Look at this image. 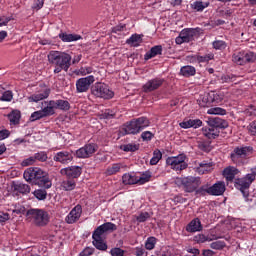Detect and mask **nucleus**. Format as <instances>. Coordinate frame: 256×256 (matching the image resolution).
Listing matches in <instances>:
<instances>
[{
    "label": "nucleus",
    "instance_id": "nucleus-31",
    "mask_svg": "<svg viewBox=\"0 0 256 256\" xmlns=\"http://www.w3.org/2000/svg\"><path fill=\"white\" fill-rule=\"evenodd\" d=\"M8 120L10 121V125H19L21 121V111L19 110H12L7 115Z\"/></svg>",
    "mask_w": 256,
    "mask_h": 256
},
{
    "label": "nucleus",
    "instance_id": "nucleus-23",
    "mask_svg": "<svg viewBox=\"0 0 256 256\" xmlns=\"http://www.w3.org/2000/svg\"><path fill=\"white\" fill-rule=\"evenodd\" d=\"M187 233H197L203 231V225L199 218H194L190 223L186 225Z\"/></svg>",
    "mask_w": 256,
    "mask_h": 256
},
{
    "label": "nucleus",
    "instance_id": "nucleus-4",
    "mask_svg": "<svg viewBox=\"0 0 256 256\" xmlns=\"http://www.w3.org/2000/svg\"><path fill=\"white\" fill-rule=\"evenodd\" d=\"M149 125H151V121H149L145 116L134 118L125 125V135H137L141 133L143 129H147Z\"/></svg>",
    "mask_w": 256,
    "mask_h": 256
},
{
    "label": "nucleus",
    "instance_id": "nucleus-1",
    "mask_svg": "<svg viewBox=\"0 0 256 256\" xmlns=\"http://www.w3.org/2000/svg\"><path fill=\"white\" fill-rule=\"evenodd\" d=\"M23 177L27 183H33L42 189H51L53 186L49 173L39 167L27 168L24 171Z\"/></svg>",
    "mask_w": 256,
    "mask_h": 256
},
{
    "label": "nucleus",
    "instance_id": "nucleus-17",
    "mask_svg": "<svg viewBox=\"0 0 256 256\" xmlns=\"http://www.w3.org/2000/svg\"><path fill=\"white\" fill-rule=\"evenodd\" d=\"M62 175L68 177V179H79L81 173H83V168L79 166H69L61 170Z\"/></svg>",
    "mask_w": 256,
    "mask_h": 256
},
{
    "label": "nucleus",
    "instance_id": "nucleus-58",
    "mask_svg": "<svg viewBox=\"0 0 256 256\" xmlns=\"http://www.w3.org/2000/svg\"><path fill=\"white\" fill-rule=\"evenodd\" d=\"M45 116L43 115L42 110L35 111L30 116V121L35 122L39 121V119H43Z\"/></svg>",
    "mask_w": 256,
    "mask_h": 256
},
{
    "label": "nucleus",
    "instance_id": "nucleus-51",
    "mask_svg": "<svg viewBox=\"0 0 256 256\" xmlns=\"http://www.w3.org/2000/svg\"><path fill=\"white\" fill-rule=\"evenodd\" d=\"M122 151H125L126 153H135V151H139V145L137 144H125L121 146Z\"/></svg>",
    "mask_w": 256,
    "mask_h": 256
},
{
    "label": "nucleus",
    "instance_id": "nucleus-39",
    "mask_svg": "<svg viewBox=\"0 0 256 256\" xmlns=\"http://www.w3.org/2000/svg\"><path fill=\"white\" fill-rule=\"evenodd\" d=\"M119 171H121V164L114 163L106 169L105 173L106 175L111 176V175H117Z\"/></svg>",
    "mask_w": 256,
    "mask_h": 256
},
{
    "label": "nucleus",
    "instance_id": "nucleus-60",
    "mask_svg": "<svg viewBox=\"0 0 256 256\" xmlns=\"http://www.w3.org/2000/svg\"><path fill=\"white\" fill-rule=\"evenodd\" d=\"M1 101H6V102H10V101H13V92L12 91H5L1 98H0Z\"/></svg>",
    "mask_w": 256,
    "mask_h": 256
},
{
    "label": "nucleus",
    "instance_id": "nucleus-35",
    "mask_svg": "<svg viewBox=\"0 0 256 256\" xmlns=\"http://www.w3.org/2000/svg\"><path fill=\"white\" fill-rule=\"evenodd\" d=\"M117 117V109H106L100 114V119H115Z\"/></svg>",
    "mask_w": 256,
    "mask_h": 256
},
{
    "label": "nucleus",
    "instance_id": "nucleus-21",
    "mask_svg": "<svg viewBox=\"0 0 256 256\" xmlns=\"http://www.w3.org/2000/svg\"><path fill=\"white\" fill-rule=\"evenodd\" d=\"M210 188V195L214 196V197H219L221 195H223V193H225V182L223 181H218L215 184H213L212 186L209 185Z\"/></svg>",
    "mask_w": 256,
    "mask_h": 256
},
{
    "label": "nucleus",
    "instance_id": "nucleus-48",
    "mask_svg": "<svg viewBox=\"0 0 256 256\" xmlns=\"http://www.w3.org/2000/svg\"><path fill=\"white\" fill-rule=\"evenodd\" d=\"M34 197H36V199H38V201H45V199H47V190H45V188L35 190Z\"/></svg>",
    "mask_w": 256,
    "mask_h": 256
},
{
    "label": "nucleus",
    "instance_id": "nucleus-54",
    "mask_svg": "<svg viewBox=\"0 0 256 256\" xmlns=\"http://www.w3.org/2000/svg\"><path fill=\"white\" fill-rule=\"evenodd\" d=\"M243 197L251 209L256 207V197L255 196H251V195H249V192H247V195H243Z\"/></svg>",
    "mask_w": 256,
    "mask_h": 256
},
{
    "label": "nucleus",
    "instance_id": "nucleus-44",
    "mask_svg": "<svg viewBox=\"0 0 256 256\" xmlns=\"http://www.w3.org/2000/svg\"><path fill=\"white\" fill-rule=\"evenodd\" d=\"M256 61V54L255 52H251V51H244V65H246V63H255Z\"/></svg>",
    "mask_w": 256,
    "mask_h": 256
},
{
    "label": "nucleus",
    "instance_id": "nucleus-34",
    "mask_svg": "<svg viewBox=\"0 0 256 256\" xmlns=\"http://www.w3.org/2000/svg\"><path fill=\"white\" fill-rule=\"evenodd\" d=\"M213 164L207 163L205 161L200 162L199 166L197 167V171L199 175H205V173H209V171H212Z\"/></svg>",
    "mask_w": 256,
    "mask_h": 256
},
{
    "label": "nucleus",
    "instance_id": "nucleus-29",
    "mask_svg": "<svg viewBox=\"0 0 256 256\" xmlns=\"http://www.w3.org/2000/svg\"><path fill=\"white\" fill-rule=\"evenodd\" d=\"M221 131L212 128L211 126L202 128V134L206 139H217L219 137Z\"/></svg>",
    "mask_w": 256,
    "mask_h": 256
},
{
    "label": "nucleus",
    "instance_id": "nucleus-63",
    "mask_svg": "<svg viewBox=\"0 0 256 256\" xmlns=\"http://www.w3.org/2000/svg\"><path fill=\"white\" fill-rule=\"evenodd\" d=\"M248 131L250 135H252L253 137H256V120L252 121L248 125Z\"/></svg>",
    "mask_w": 256,
    "mask_h": 256
},
{
    "label": "nucleus",
    "instance_id": "nucleus-5",
    "mask_svg": "<svg viewBox=\"0 0 256 256\" xmlns=\"http://www.w3.org/2000/svg\"><path fill=\"white\" fill-rule=\"evenodd\" d=\"M26 216L28 219H31L36 227H45L46 225H49V221L51 219L49 212L39 208L29 209Z\"/></svg>",
    "mask_w": 256,
    "mask_h": 256
},
{
    "label": "nucleus",
    "instance_id": "nucleus-61",
    "mask_svg": "<svg viewBox=\"0 0 256 256\" xmlns=\"http://www.w3.org/2000/svg\"><path fill=\"white\" fill-rule=\"evenodd\" d=\"M41 111H42V115H44V117H51V115H55V110H53L48 105L46 107H44Z\"/></svg>",
    "mask_w": 256,
    "mask_h": 256
},
{
    "label": "nucleus",
    "instance_id": "nucleus-7",
    "mask_svg": "<svg viewBox=\"0 0 256 256\" xmlns=\"http://www.w3.org/2000/svg\"><path fill=\"white\" fill-rule=\"evenodd\" d=\"M187 155L185 153H181L177 156H170L166 159V165L170 167L176 173H181V171H185L189 164L186 161Z\"/></svg>",
    "mask_w": 256,
    "mask_h": 256
},
{
    "label": "nucleus",
    "instance_id": "nucleus-6",
    "mask_svg": "<svg viewBox=\"0 0 256 256\" xmlns=\"http://www.w3.org/2000/svg\"><path fill=\"white\" fill-rule=\"evenodd\" d=\"M252 154V146H237L230 153V159L234 165L241 167L247 161V157Z\"/></svg>",
    "mask_w": 256,
    "mask_h": 256
},
{
    "label": "nucleus",
    "instance_id": "nucleus-28",
    "mask_svg": "<svg viewBox=\"0 0 256 256\" xmlns=\"http://www.w3.org/2000/svg\"><path fill=\"white\" fill-rule=\"evenodd\" d=\"M211 3L209 1L203 2L201 0H196L193 3L190 4L191 9L193 11H196L197 13H203L207 7H209Z\"/></svg>",
    "mask_w": 256,
    "mask_h": 256
},
{
    "label": "nucleus",
    "instance_id": "nucleus-8",
    "mask_svg": "<svg viewBox=\"0 0 256 256\" xmlns=\"http://www.w3.org/2000/svg\"><path fill=\"white\" fill-rule=\"evenodd\" d=\"M255 181L256 177L250 170V173L246 174L244 177L234 179V187L240 191L242 195H247V193H249V189L251 188V184Z\"/></svg>",
    "mask_w": 256,
    "mask_h": 256
},
{
    "label": "nucleus",
    "instance_id": "nucleus-20",
    "mask_svg": "<svg viewBox=\"0 0 256 256\" xmlns=\"http://www.w3.org/2000/svg\"><path fill=\"white\" fill-rule=\"evenodd\" d=\"M113 231H117V225H115L113 222H106L98 226L97 229L94 230V233L102 236L105 235V233H113Z\"/></svg>",
    "mask_w": 256,
    "mask_h": 256
},
{
    "label": "nucleus",
    "instance_id": "nucleus-24",
    "mask_svg": "<svg viewBox=\"0 0 256 256\" xmlns=\"http://www.w3.org/2000/svg\"><path fill=\"white\" fill-rule=\"evenodd\" d=\"M123 185H139V176L136 173H125L122 176Z\"/></svg>",
    "mask_w": 256,
    "mask_h": 256
},
{
    "label": "nucleus",
    "instance_id": "nucleus-13",
    "mask_svg": "<svg viewBox=\"0 0 256 256\" xmlns=\"http://www.w3.org/2000/svg\"><path fill=\"white\" fill-rule=\"evenodd\" d=\"M53 161L61 165H69L73 161V150H62L54 153Z\"/></svg>",
    "mask_w": 256,
    "mask_h": 256
},
{
    "label": "nucleus",
    "instance_id": "nucleus-25",
    "mask_svg": "<svg viewBox=\"0 0 256 256\" xmlns=\"http://www.w3.org/2000/svg\"><path fill=\"white\" fill-rule=\"evenodd\" d=\"M181 129H199L203 125V121L201 119H189V120H184L180 124Z\"/></svg>",
    "mask_w": 256,
    "mask_h": 256
},
{
    "label": "nucleus",
    "instance_id": "nucleus-41",
    "mask_svg": "<svg viewBox=\"0 0 256 256\" xmlns=\"http://www.w3.org/2000/svg\"><path fill=\"white\" fill-rule=\"evenodd\" d=\"M196 195H200V197H205V195H211L209 183L202 185L200 188H196Z\"/></svg>",
    "mask_w": 256,
    "mask_h": 256
},
{
    "label": "nucleus",
    "instance_id": "nucleus-16",
    "mask_svg": "<svg viewBox=\"0 0 256 256\" xmlns=\"http://www.w3.org/2000/svg\"><path fill=\"white\" fill-rule=\"evenodd\" d=\"M201 33V28H185L180 32L181 37L184 39L185 43H191Z\"/></svg>",
    "mask_w": 256,
    "mask_h": 256
},
{
    "label": "nucleus",
    "instance_id": "nucleus-37",
    "mask_svg": "<svg viewBox=\"0 0 256 256\" xmlns=\"http://www.w3.org/2000/svg\"><path fill=\"white\" fill-rule=\"evenodd\" d=\"M232 61L236 63V65H245L244 51L235 52L232 55Z\"/></svg>",
    "mask_w": 256,
    "mask_h": 256
},
{
    "label": "nucleus",
    "instance_id": "nucleus-64",
    "mask_svg": "<svg viewBox=\"0 0 256 256\" xmlns=\"http://www.w3.org/2000/svg\"><path fill=\"white\" fill-rule=\"evenodd\" d=\"M95 253V249L86 247L82 252H80V256H91Z\"/></svg>",
    "mask_w": 256,
    "mask_h": 256
},
{
    "label": "nucleus",
    "instance_id": "nucleus-32",
    "mask_svg": "<svg viewBox=\"0 0 256 256\" xmlns=\"http://www.w3.org/2000/svg\"><path fill=\"white\" fill-rule=\"evenodd\" d=\"M196 73L197 69L191 65L182 66L180 68V75H182V77H194Z\"/></svg>",
    "mask_w": 256,
    "mask_h": 256
},
{
    "label": "nucleus",
    "instance_id": "nucleus-9",
    "mask_svg": "<svg viewBox=\"0 0 256 256\" xmlns=\"http://www.w3.org/2000/svg\"><path fill=\"white\" fill-rule=\"evenodd\" d=\"M91 93L95 97H100L101 99H113L115 97V92L109 89V86L103 82H97L91 87Z\"/></svg>",
    "mask_w": 256,
    "mask_h": 256
},
{
    "label": "nucleus",
    "instance_id": "nucleus-43",
    "mask_svg": "<svg viewBox=\"0 0 256 256\" xmlns=\"http://www.w3.org/2000/svg\"><path fill=\"white\" fill-rule=\"evenodd\" d=\"M210 247L215 251H223L224 248L227 247L225 241L217 240L210 244Z\"/></svg>",
    "mask_w": 256,
    "mask_h": 256
},
{
    "label": "nucleus",
    "instance_id": "nucleus-33",
    "mask_svg": "<svg viewBox=\"0 0 256 256\" xmlns=\"http://www.w3.org/2000/svg\"><path fill=\"white\" fill-rule=\"evenodd\" d=\"M127 45L130 47H139L143 43V38L139 34H132L129 39L126 40Z\"/></svg>",
    "mask_w": 256,
    "mask_h": 256
},
{
    "label": "nucleus",
    "instance_id": "nucleus-56",
    "mask_svg": "<svg viewBox=\"0 0 256 256\" xmlns=\"http://www.w3.org/2000/svg\"><path fill=\"white\" fill-rule=\"evenodd\" d=\"M198 149H200V151H204L205 153H209V151H211V142H207V141L199 142Z\"/></svg>",
    "mask_w": 256,
    "mask_h": 256
},
{
    "label": "nucleus",
    "instance_id": "nucleus-3",
    "mask_svg": "<svg viewBox=\"0 0 256 256\" xmlns=\"http://www.w3.org/2000/svg\"><path fill=\"white\" fill-rule=\"evenodd\" d=\"M71 54H68L66 52H60V51H51L48 54V61L52 65H55L54 73H61V71H69V68L71 67V61H72Z\"/></svg>",
    "mask_w": 256,
    "mask_h": 256
},
{
    "label": "nucleus",
    "instance_id": "nucleus-40",
    "mask_svg": "<svg viewBox=\"0 0 256 256\" xmlns=\"http://www.w3.org/2000/svg\"><path fill=\"white\" fill-rule=\"evenodd\" d=\"M163 159V153L159 149L153 151V157L150 159V165H157Z\"/></svg>",
    "mask_w": 256,
    "mask_h": 256
},
{
    "label": "nucleus",
    "instance_id": "nucleus-30",
    "mask_svg": "<svg viewBox=\"0 0 256 256\" xmlns=\"http://www.w3.org/2000/svg\"><path fill=\"white\" fill-rule=\"evenodd\" d=\"M59 39H61V41H63L64 43H72L73 41H79L83 39V37L78 34L60 33Z\"/></svg>",
    "mask_w": 256,
    "mask_h": 256
},
{
    "label": "nucleus",
    "instance_id": "nucleus-10",
    "mask_svg": "<svg viewBox=\"0 0 256 256\" xmlns=\"http://www.w3.org/2000/svg\"><path fill=\"white\" fill-rule=\"evenodd\" d=\"M98 149L99 146L96 143H88L76 150L75 156L77 159H89V157H93L94 153H97Z\"/></svg>",
    "mask_w": 256,
    "mask_h": 256
},
{
    "label": "nucleus",
    "instance_id": "nucleus-2",
    "mask_svg": "<svg viewBox=\"0 0 256 256\" xmlns=\"http://www.w3.org/2000/svg\"><path fill=\"white\" fill-rule=\"evenodd\" d=\"M23 177L27 183H33L42 189H51L53 186L49 173L39 167L27 168L24 171Z\"/></svg>",
    "mask_w": 256,
    "mask_h": 256
},
{
    "label": "nucleus",
    "instance_id": "nucleus-18",
    "mask_svg": "<svg viewBox=\"0 0 256 256\" xmlns=\"http://www.w3.org/2000/svg\"><path fill=\"white\" fill-rule=\"evenodd\" d=\"M208 127H212V129H217L219 131L220 129H227L229 127V122L227 120H223L220 117H211L207 120Z\"/></svg>",
    "mask_w": 256,
    "mask_h": 256
},
{
    "label": "nucleus",
    "instance_id": "nucleus-26",
    "mask_svg": "<svg viewBox=\"0 0 256 256\" xmlns=\"http://www.w3.org/2000/svg\"><path fill=\"white\" fill-rule=\"evenodd\" d=\"M92 239H93L92 243H93L94 247H96L98 249V251H107V243H105V241H103V238L101 237V235L93 232Z\"/></svg>",
    "mask_w": 256,
    "mask_h": 256
},
{
    "label": "nucleus",
    "instance_id": "nucleus-57",
    "mask_svg": "<svg viewBox=\"0 0 256 256\" xmlns=\"http://www.w3.org/2000/svg\"><path fill=\"white\" fill-rule=\"evenodd\" d=\"M151 218V214H149V212H141L137 217H136V221L138 223H145V221H147L148 219Z\"/></svg>",
    "mask_w": 256,
    "mask_h": 256
},
{
    "label": "nucleus",
    "instance_id": "nucleus-11",
    "mask_svg": "<svg viewBox=\"0 0 256 256\" xmlns=\"http://www.w3.org/2000/svg\"><path fill=\"white\" fill-rule=\"evenodd\" d=\"M95 83V76L89 75L84 78H79L76 81V92L77 93H87L91 88V85Z\"/></svg>",
    "mask_w": 256,
    "mask_h": 256
},
{
    "label": "nucleus",
    "instance_id": "nucleus-47",
    "mask_svg": "<svg viewBox=\"0 0 256 256\" xmlns=\"http://www.w3.org/2000/svg\"><path fill=\"white\" fill-rule=\"evenodd\" d=\"M34 159L36 162L39 161L40 163H45V161H47V159H49V156L47 155V152L40 151V152L34 154Z\"/></svg>",
    "mask_w": 256,
    "mask_h": 256
},
{
    "label": "nucleus",
    "instance_id": "nucleus-55",
    "mask_svg": "<svg viewBox=\"0 0 256 256\" xmlns=\"http://www.w3.org/2000/svg\"><path fill=\"white\" fill-rule=\"evenodd\" d=\"M57 105L60 111H69L71 109V104L67 100H58Z\"/></svg>",
    "mask_w": 256,
    "mask_h": 256
},
{
    "label": "nucleus",
    "instance_id": "nucleus-36",
    "mask_svg": "<svg viewBox=\"0 0 256 256\" xmlns=\"http://www.w3.org/2000/svg\"><path fill=\"white\" fill-rule=\"evenodd\" d=\"M14 191H17V193H22V195L25 193H31V186L23 183L14 184Z\"/></svg>",
    "mask_w": 256,
    "mask_h": 256
},
{
    "label": "nucleus",
    "instance_id": "nucleus-62",
    "mask_svg": "<svg viewBox=\"0 0 256 256\" xmlns=\"http://www.w3.org/2000/svg\"><path fill=\"white\" fill-rule=\"evenodd\" d=\"M110 255L112 256H125V250L121 248H112L110 250Z\"/></svg>",
    "mask_w": 256,
    "mask_h": 256
},
{
    "label": "nucleus",
    "instance_id": "nucleus-53",
    "mask_svg": "<svg viewBox=\"0 0 256 256\" xmlns=\"http://www.w3.org/2000/svg\"><path fill=\"white\" fill-rule=\"evenodd\" d=\"M215 59V54L208 53L204 56L198 55V63H209L210 61H213Z\"/></svg>",
    "mask_w": 256,
    "mask_h": 256
},
{
    "label": "nucleus",
    "instance_id": "nucleus-15",
    "mask_svg": "<svg viewBox=\"0 0 256 256\" xmlns=\"http://www.w3.org/2000/svg\"><path fill=\"white\" fill-rule=\"evenodd\" d=\"M83 213V207L81 205H76L66 216L65 221L68 225H73L77 223L78 219H81V214Z\"/></svg>",
    "mask_w": 256,
    "mask_h": 256
},
{
    "label": "nucleus",
    "instance_id": "nucleus-46",
    "mask_svg": "<svg viewBox=\"0 0 256 256\" xmlns=\"http://www.w3.org/2000/svg\"><path fill=\"white\" fill-rule=\"evenodd\" d=\"M213 49H216V51H223L227 49V42L223 40H216L212 43Z\"/></svg>",
    "mask_w": 256,
    "mask_h": 256
},
{
    "label": "nucleus",
    "instance_id": "nucleus-59",
    "mask_svg": "<svg viewBox=\"0 0 256 256\" xmlns=\"http://www.w3.org/2000/svg\"><path fill=\"white\" fill-rule=\"evenodd\" d=\"M196 243H205L207 241H213V239L205 236L204 234H198L194 237Z\"/></svg>",
    "mask_w": 256,
    "mask_h": 256
},
{
    "label": "nucleus",
    "instance_id": "nucleus-50",
    "mask_svg": "<svg viewBox=\"0 0 256 256\" xmlns=\"http://www.w3.org/2000/svg\"><path fill=\"white\" fill-rule=\"evenodd\" d=\"M208 95L210 97V103H221L223 101V95L217 92H210Z\"/></svg>",
    "mask_w": 256,
    "mask_h": 256
},
{
    "label": "nucleus",
    "instance_id": "nucleus-27",
    "mask_svg": "<svg viewBox=\"0 0 256 256\" xmlns=\"http://www.w3.org/2000/svg\"><path fill=\"white\" fill-rule=\"evenodd\" d=\"M157 55H163L162 45L153 46L150 51L146 52L144 59L145 61H149V59H153L154 57H157Z\"/></svg>",
    "mask_w": 256,
    "mask_h": 256
},
{
    "label": "nucleus",
    "instance_id": "nucleus-45",
    "mask_svg": "<svg viewBox=\"0 0 256 256\" xmlns=\"http://www.w3.org/2000/svg\"><path fill=\"white\" fill-rule=\"evenodd\" d=\"M198 105H200V107H209V105H211V98L209 94L200 96L198 99Z\"/></svg>",
    "mask_w": 256,
    "mask_h": 256
},
{
    "label": "nucleus",
    "instance_id": "nucleus-42",
    "mask_svg": "<svg viewBox=\"0 0 256 256\" xmlns=\"http://www.w3.org/2000/svg\"><path fill=\"white\" fill-rule=\"evenodd\" d=\"M155 245H157V238L153 236L148 237L145 242V249L148 251H153V249H155Z\"/></svg>",
    "mask_w": 256,
    "mask_h": 256
},
{
    "label": "nucleus",
    "instance_id": "nucleus-38",
    "mask_svg": "<svg viewBox=\"0 0 256 256\" xmlns=\"http://www.w3.org/2000/svg\"><path fill=\"white\" fill-rule=\"evenodd\" d=\"M61 187L64 191H73L77 187V183L73 179H68L62 182Z\"/></svg>",
    "mask_w": 256,
    "mask_h": 256
},
{
    "label": "nucleus",
    "instance_id": "nucleus-14",
    "mask_svg": "<svg viewBox=\"0 0 256 256\" xmlns=\"http://www.w3.org/2000/svg\"><path fill=\"white\" fill-rule=\"evenodd\" d=\"M165 83L163 78H153L148 80L142 87L144 93H152V91H157Z\"/></svg>",
    "mask_w": 256,
    "mask_h": 256
},
{
    "label": "nucleus",
    "instance_id": "nucleus-49",
    "mask_svg": "<svg viewBox=\"0 0 256 256\" xmlns=\"http://www.w3.org/2000/svg\"><path fill=\"white\" fill-rule=\"evenodd\" d=\"M208 115H227V110L221 107L210 108L207 111Z\"/></svg>",
    "mask_w": 256,
    "mask_h": 256
},
{
    "label": "nucleus",
    "instance_id": "nucleus-22",
    "mask_svg": "<svg viewBox=\"0 0 256 256\" xmlns=\"http://www.w3.org/2000/svg\"><path fill=\"white\" fill-rule=\"evenodd\" d=\"M241 173V171H239V169L233 167V166H229V167H226L224 170H223V175L226 179V181H228V183H233V181H235V176L236 175H239Z\"/></svg>",
    "mask_w": 256,
    "mask_h": 256
},
{
    "label": "nucleus",
    "instance_id": "nucleus-19",
    "mask_svg": "<svg viewBox=\"0 0 256 256\" xmlns=\"http://www.w3.org/2000/svg\"><path fill=\"white\" fill-rule=\"evenodd\" d=\"M49 95H51V89L46 88L29 96L28 101L29 103H39V101H43V99H47Z\"/></svg>",
    "mask_w": 256,
    "mask_h": 256
},
{
    "label": "nucleus",
    "instance_id": "nucleus-12",
    "mask_svg": "<svg viewBox=\"0 0 256 256\" xmlns=\"http://www.w3.org/2000/svg\"><path fill=\"white\" fill-rule=\"evenodd\" d=\"M181 183L186 193H193L201 185V179L195 176H187L181 180Z\"/></svg>",
    "mask_w": 256,
    "mask_h": 256
},
{
    "label": "nucleus",
    "instance_id": "nucleus-52",
    "mask_svg": "<svg viewBox=\"0 0 256 256\" xmlns=\"http://www.w3.org/2000/svg\"><path fill=\"white\" fill-rule=\"evenodd\" d=\"M151 179V172H144L141 176H138V185H145L149 183Z\"/></svg>",
    "mask_w": 256,
    "mask_h": 256
}]
</instances>
